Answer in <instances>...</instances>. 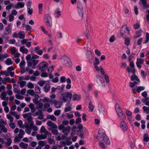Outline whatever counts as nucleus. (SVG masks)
I'll use <instances>...</instances> for the list:
<instances>
[{
  "mask_svg": "<svg viewBox=\"0 0 149 149\" xmlns=\"http://www.w3.org/2000/svg\"><path fill=\"white\" fill-rule=\"evenodd\" d=\"M97 139L99 142V146L102 148H105V145H109L110 144L109 139L104 133V130L102 129H99Z\"/></svg>",
  "mask_w": 149,
  "mask_h": 149,
  "instance_id": "obj_1",
  "label": "nucleus"
},
{
  "mask_svg": "<svg viewBox=\"0 0 149 149\" xmlns=\"http://www.w3.org/2000/svg\"><path fill=\"white\" fill-rule=\"evenodd\" d=\"M63 124L59 125L58 126V129L60 130H61L62 132L64 133L65 134H68L70 132L71 127L69 126L65 127L64 125H67L69 123V122L68 120H65L63 122Z\"/></svg>",
  "mask_w": 149,
  "mask_h": 149,
  "instance_id": "obj_2",
  "label": "nucleus"
},
{
  "mask_svg": "<svg viewBox=\"0 0 149 149\" xmlns=\"http://www.w3.org/2000/svg\"><path fill=\"white\" fill-rule=\"evenodd\" d=\"M44 20L45 24L49 27H51L52 25V18L49 14H46L45 15Z\"/></svg>",
  "mask_w": 149,
  "mask_h": 149,
  "instance_id": "obj_3",
  "label": "nucleus"
},
{
  "mask_svg": "<svg viewBox=\"0 0 149 149\" xmlns=\"http://www.w3.org/2000/svg\"><path fill=\"white\" fill-rule=\"evenodd\" d=\"M115 109L117 114L120 117H122V120H125L126 119V116L122 113V110L121 109L119 105L118 104H116L115 106Z\"/></svg>",
  "mask_w": 149,
  "mask_h": 149,
  "instance_id": "obj_4",
  "label": "nucleus"
},
{
  "mask_svg": "<svg viewBox=\"0 0 149 149\" xmlns=\"http://www.w3.org/2000/svg\"><path fill=\"white\" fill-rule=\"evenodd\" d=\"M77 10L80 17L82 18L83 16L84 8L82 2L78 1L77 5Z\"/></svg>",
  "mask_w": 149,
  "mask_h": 149,
  "instance_id": "obj_5",
  "label": "nucleus"
},
{
  "mask_svg": "<svg viewBox=\"0 0 149 149\" xmlns=\"http://www.w3.org/2000/svg\"><path fill=\"white\" fill-rule=\"evenodd\" d=\"M62 100L64 102H66L69 99L70 100L72 98V93L69 92H66L62 95Z\"/></svg>",
  "mask_w": 149,
  "mask_h": 149,
  "instance_id": "obj_6",
  "label": "nucleus"
},
{
  "mask_svg": "<svg viewBox=\"0 0 149 149\" xmlns=\"http://www.w3.org/2000/svg\"><path fill=\"white\" fill-rule=\"evenodd\" d=\"M25 33L23 31H20L18 33H17L16 32H15L12 34V36L13 38H19L21 39H24L25 38Z\"/></svg>",
  "mask_w": 149,
  "mask_h": 149,
  "instance_id": "obj_7",
  "label": "nucleus"
},
{
  "mask_svg": "<svg viewBox=\"0 0 149 149\" xmlns=\"http://www.w3.org/2000/svg\"><path fill=\"white\" fill-rule=\"evenodd\" d=\"M39 70L42 72L45 71L48 67V64L46 62H42L40 63L39 65Z\"/></svg>",
  "mask_w": 149,
  "mask_h": 149,
  "instance_id": "obj_8",
  "label": "nucleus"
},
{
  "mask_svg": "<svg viewBox=\"0 0 149 149\" xmlns=\"http://www.w3.org/2000/svg\"><path fill=\"white\" fill-rule=\"evenodd\" d=\"M30 62V65H29L28 64L27 66L29 67H32V68L33 69L35 68L36 66L38 64L39 62V61L38 60H35L34 59H32Z\"/></svg>",
  "mask_w": 149,
  "mask_h": 149,
  "instance_id": "obj_9",
  "label": "nucleus"
},
{
  "mask_svg": "<svg viewBox=\"0 0 149 149\" xmlns=\"http://www.w3.org/2000/svg\"><path fill=\"white\" fill-rule=\"evenodd\" d=\"M51 104H54V107L57 109L60 108L62 105V104L61 102L56 101L55 100H52Z\"/></svg>",
  "mask_w": 149,
  "mask_h": 149,
  "instance_id": "obj_10",
  "label": "nucleus"
},
{
  "mask_svg": "<svg viewBox=\"0 0 149 149\" xmlns=\"http://www.w3.org/2000/svg\"><path fill=\"white\" fill-rule=\"evenodd\" d=\"M98 110L99 111L100 113L103 114L104 113V109L103 106V104L101 102H99L98 104Z\"/></svg>",
  "mask_w": 149,
  "mask_h": 149,
  "instance_id": "obj_11",
  "label": "nucleus"
},
{
  "mask_svg": "<svg viewBox=\"0 0 149 149\" xmlns=\"http://www.w3.org/2000/svg\"><path fill=\"white\" fill-rule=\"evenodd\" d=\"M12 27L13 25L11 24H8L7 27L5 29L6 32L4 33V34L7 35L9 34L11 32Z\"/></svg>",
  "mask_w": 149,
  "mask_h": 149,
  "instance_id": "obj_12",
  "label": "nucleus"
},
{
  "mask_svg": "<svg viewBox=\"0 0 149 149\" xmlns=\"http://www.w3.org/2000/svg\"><path fill=\"white\" fill-rule=\"evenodd\" d=\"M144 60L143 59L137 58L136 62V66L139 69L141 68V64H142L144 62Z\"/></svg>",
  "mask_w": 149,
  "mask_h": 149,
  "instance_id": "obj_13",
  "label": "nucleus"
},
{
  "mask_svg": "<svg viewBox=\"0 0 149 149\" xmlns=\"http://www.w3.org/2000/svg\"><path fill=\"white\" fill-rule=\"evenodd\" d=\"M120 127L124 131H126L128 128L127 125L124 121L121 122L120 123Z\"/></svg>",
  "mask_w": 149,
  "mask_h": 149,
  "instance_id": "obj_14",
  "label": "nucleus"
},
{
  "mask_svg": "<svg viewBox=\"0 0 149 149\" xmlns=\"http://www.w3.org/2000/svg\"><path fill=\"white\" fill-rule=\"evenodd\" d=\"M40 133L41 134L44 133V134L51 135L50 133L48 131L46 130L44 126H42L40 130Z\"/></svg>",
  "mask_w": 149,
  "mask_h": 149,
  "instance_id": "obj_15",
  "label": "nucleus"
},
{
  "mask_svg": "<svg viewBox=\"0 0 149 149\" xmlns=\"http://www.w3.org/2000/svg\"><path fill=\"white\" fill-rule=\"evenodd\" d=\"M48 135L45 134H38L36 135V137L38 140L44 139H45Z\"/></svg>",
  "mask_w": 149,
  "mask_h": 149,
  "instance_id": "obj_16",
  "label": "nucleus"
},
{
  "mask_svg": "<svg viewBox=\"0 0 149 149\" xmlns=\"http://www.w3.org/2000/svg\"><path fill=\"white\" fill-rule=\"evenodd\" d=\"M64 59L63 63L64 65L68 66H70L71 65V62L70 59L67 57H65Z\"/></svg>",
  "mask_w": 149,
  "mask_h": 149,
  "instance_id": "obj_17",
  "label": "nucleus"
},
{
  "mask_svg": "<svg viewBox=\"0 0 149 149\" xmlns=\"http://www.w3.org/2000/svg\"><path fill=\"white\" fill-rule=\"evenodd\" d=\"M25 5L24 2H19L15 6L14 8L16 9L22 8L24 7Z\"/></svg>",
  "mask_w": 149,
  "mask_h": 149,
  "instance_id": "obj_18",
  "label": "nucleus"
},
{
  "mask_svg": "<svg viewBox=\"0 0 149 149\" xmlns=\"http://www.w3.org/2000/svg\"><path fill=\"white\" fill-rule=\"evenodd\" d=\"M54 14L56 17L59 18L61 15V11L60 9L59 8L56 9L54 12Z\"/></svg>",
  "mask_w": 149,
  "mask_h": 149,
  "instance_id": "obj_19",
  "label": "nucleus"
},
{
  "mask_svg": "<svg viewBox=\"0 0 149 149\" xmlns=\"http://www.w3.org/2000/svg\"><path fill=\"white\" fill-rule=\"evenodd\" d=\"M31 113H29L23 114V116L24 118H26L28 120H32V117L31 116Z\"/></svg>",
  "mask_w": 149,
  "mask_h": 149,
  "instance_id": "obj_20",
  "label": "nucleus"
},
{
  "mask_svg": "<svg viewBox=\"0 0 149 149\" xmlns=\"http://www.w3.org/2000/svg\"><path fill=\"white\" fill-rule=\"evenodd\" d=\"M47 124L48 126L52 128H55L57 127L56 125L50 120L48 121Z\"/></svg>",
  "mask_w": 149,
  "mask_h": 149,
  "instance_id": "obj_21",
  "label": "nucleus"
},
{
  "mask_svg": "<svg viewBox=\"0 0 149 149\" xmlns=\"http://www.w3.org/2000/svg\"><path fill=\"white\" fill-rule=\"evenodd\" d=\"M70 103H67L65 105L68 107L65 108L64 111L65 112H67L71 111L72 110V106L71 105H70Z\"/></svg>",
  "mask_w": 149,
  "mask_h": 149,
  "instance_id": "obj_22",
  "label": "nucleus"
},
{
  "mask_svg": "<svg viewBox=\"0 0 149 149\" xmlns=\"http://www.w3.org/2000/svg\"><path fill=\"white\" fill-rule=\"evenodd\" d=\"M96 80L98 83L102 84L103 79L99 75L97 74L96 76Z\"/></svg>",
  "mask_w": 149,
  "mask_h": 149,
  "instance_id": "obj_23",
  "label": "nucleus"
},
{
  "mask_svg": "<svg viewBox=\"0 0 149 149\" xmlns=\"http://www.w3.org/2000/svg\"><path fill=\"white\" fill-rule=\"evenodd\" d=\"M19 147L23 149H26L28 147V144L27 143L22 142L19 145Z\"/></svg>",
  "mask_w": 149,
  "mask_h": 149,
  "instance_id": "obj_24",
  "label": "nucleus"
},
{
  "mask_svg": "<svg viewBox=\"0 0 149 149\" xmlns=\"http://www.w3.org/2000/svg\"><path fill=\"white\" fill-rule=\"evenodd\" d=\"M10 113L15 117L16 119H18L19 118L20 115L18 114L16 111H11L10 112Z\"/></svg>",
  "mask_w": 149,
  "mask_h": 149,
  "instance_id": "obj_25",
  "label": "nucleus"
},
{
  "mask_svg": "<svg viewBox=\"0 0 149 149\" xmlns=\"http://www.w3.org/2000/svg\"><path fill=\"white\" fill-rule=\"evenodd\" d=\"M28 123L29 124V125L27 124L25 125V127L28 128L29 127H31L34 125V122L32 120H28Z\"/></svg>",
  "mask_w": 149,
  "mask_h": 149,
  "instance_id": "obj_26",
  "label": "nucleus"
},
{
  "mask_svg": "<svg viewBox=\"0 0 149 149\" xmlns=\"http://www.w3.org/2000/svg\"><path fill=\"white\" fill-rule=\"evenodd\" d=\"M35 93L33 90L29 89L27 91L26 95H30L33 96L35 95Z\"/></svg>",
  "mask_w": 149,
  "mask_h": 149,
  "instance_id": "obj_27",
  "label": "nucleus"
},
{
  "mask_svg": "<svg viewBox=\"0 0 149 149\" xmlns=\"http://www.w3.org/2000/svg\"><path fill=\"white\" fill-rule=\"evenodd\" d=\"M80 99V96L76 94H74L73 95L72 100L74 101H79Z\"/></svg>",
  "mask_w": 149,
  "mask_h": 149,
  "instance_id": "obj_28",
  "label": "nucleus"
},
{
  "mask_svg": "<svg viewBox=\"0 0 149 149\" xmlns=\"http://www.w3.org/2000/svg\"><path fill=\"white\" fill-rule=\"evenodd\" d=\"M47 119H50L53 121H55L56 120V118L54 115H48L47 116Z\"/></svg>",
  "mask_w": 149,
  "mask_h": 149,
  "instance_id": "obj_29",
  "label": "nucleus"
},
{
  "mask_svg": "<svg viewBox=\"0 0 149 149\" xmlns=\"http://www.w3.org/2000/svg\"><path fill=\"white\" fill-rule=\"evenodd\" d=\"M0 130L1 132L4 133H6L7 131V129L5 127V126L3 125H0Z\"/></svg>",
  "mask_w": 149,
  "mask_h": 149,
  "instance_id": "obj_30",
  "label": "nucleus"
},
{
  "mask_svg": "<svg viewBox=\"0 0 149 149\" xmlns=\"http://www.w3.org/2000/svg\"><path fill=\"white\" fill-rule=\"evenodd\" d=\"M20 51L22 52L23 54H27L28 52V49L25 48L24 47L22 46L20 47Z\"/></svg>",
  "mask_w": 149,
  "mask_h": 149,
  "instance_id": "obj_31",
  "label": "nucleus"
},
{
  "mask_svg": "<svg viewBox=\"0 0 149 149\" xmlns=\"http://www.w3.org/2000/svg\"><path fill=\"white\" fill-rule=\"evenodd\" d=\"M31 58V56L30 54L28 55L26 57V59L27 60V64H28L29 65H30L31 64V62L30 61L32 59Z\"/></svg>",
  "mask_w": 149,
  "mask_h": 149,
  "instance_id": "obj_32",
  "label": "nucleus"
},
{
  "mask_svg": "<svg viewBox=\"0 0 149 149\" xmlns=\"http://www.w3.org/2000/svg\"><path fill=\"white\" fill-rule=\"evenodd\" d=\"M5 64L8 65H9L13 64V62L12 61L10 58H8L5 61Z\"/></svg>",
  "mask_w": 149,
  "mask_h": 149,
  "instance_id": "obj_33",
  "label": "nucleus"
},
{
  "mask_svg": "<svg viewBox=\"0 0 149 149\" xmlns=\"http://www.w3.org/2000/svg\"><path fill=\"white\" fill-rule=\"evenodd\" d=\"M143 140L146 142H148L149 141V136L148 134H143Z\"/></svg>",
  "mask_w": 149,
  "mask_h": 149,
  "instance_id": "obj_34",
  "label": "nucleus"
},
{
  "mask_svg": "<svg viewBox=\"0 0 149 149\" xmlns=\"http://www.w3.org/2000/svg\"><path fill=\"white\" fill-rule=\"evenodd\" d=\"M13 87L14 88L13 91L14 92L18 93L19 91V90L18 89L19 86L16 84H14L13 85Z\"/></svg>",
  "mask_w": 149,
  "mask_h": 149,
  "instance_id": "obj_35",
  "label": "nucleus"
},
{
  "mask_svg": "<svg viewBox=\"0 0 149 149\" xmlns=\"http://www.w3.org/2000/svg\"><path fill=\"white\" fill-rule=\"evenodd\" d=\"M140 2L144 7H146L147 8H149V5L147 4V1L146 0H140Z\"/></svg>",
  "mask_w": 149,
  "mask_h": 149,
  "instance_id": "obj_36",
  "label": "nucleus"
},
{
  "mask_svg": "<svg viewBox=\"0 0 149 149\" xmlns=\"http://www.w3.org/2000/svg\"><path fill=\"white\" fill-rule=\"evenodd\" d=\"M50 86L49 84H47L45 86L44 89L45 92H48L50 90Z\"/></svg>",
  "mask_w": 149,
  "mask_h": 149,
  "instance_id": "obj_37",
  "label": "nucleus"
},
{
  "mask_svg": "<svg viewBox=\"0 0 149 149\" xmlns=\"http://www.w3.org/2000/svg\"><path fill=\"white\" fill-rule=\"evenodd\" d=\"M34 98L33 100V102L36 104H38V99L39 98V96L37 95H34Z\"/></svg>",
  "mask_w": 149,
  "mask_h": 149,
  "instance_id": "obj_38",
  "label": "nucleus"
},
{
  "mask_svg": "<svg viewBox=\"0 0 149 149\" xmlns=\"http://www.w3.org/2000/svg\"><path fill=\"white\" fill-rule=\"evenodd\" d=\"M24 134V132L23 130H20L19 131V133L18 135L19 138L20 139L22 138Z\"/></svg>",
  "mask_w": 149,
  "mask_h": 149,
  "instance_id": "obj_39",
  "label": "nucleus"
},
{
  "mask_svg": "<svg viewBox=\"0 0 149 149\" xmlns=\"http://www.w3.org/2000/svg\"><path fill=\"white\" fill-rule=\"evenodd\" d=\"M88 108L90 111L92 112L93 111L94 109V107L91 101L89 102V103Z\"/></svg>",
  "mask_w": 149,
  "mask_h": 149,
  "instance_id": "obj_40",
  "label": "nucleus"
},
{
  "mask_svg": "<svg viewBox=\"0 0 149 149\" xmlns=\"http://www.w3.org/2000/svg\"><path fill=\"white\" fill-rule=\"evenodd\" d=\"M7 140V142L6 143V146H8L10 145L12 143V140L11 139V137H9L8 138H6Z\"/></svg>",
  "mask_w": 149,
  "mask_h": 149,
  "instance_id": "obj_41",
  "label": "nucleus"
},
{
  "mask_svg": "<svg viewBox=\"0 0 149 149\" xmlns=\"http://www.w3.org/2000/svg\"><path fill=\"white\" fill-rule=\"evenodd\" d=\"M131 79L132 81L135 80L139 83L140 80L138 77L136 75H133L131 77Z\"/></svg>",
  "mask_w": 149,
  "mask_h": 149,
  "instance_id": "obj_42",
  "label": "nucleus"
},
{
  "mask_svg": "<svg viewBox=\"0 0 149 149\" xmlns=\"http://www.w3.org/2000/svg\"><path fill=\"white\" fill-rule=\"evenodd\" d=\"M52 100H51L48 97H45L42 99V102H43L47 103L50 102L51 104Z\"/></svg>",
  "mask_w": 149,
  "mask_h": 149,
  "instance_id": "obj_43",
  "label": "nucleus"
},
{
  "mask_svg": "<svg viewBox=\"0 0 149 149\" xmlns=\"http://www.w3.org/2000/svg\"><path fill=\"white\" fill-rule=\"evenodd\" d=\"M37 106L36 107V109H38L39 110H41L43 107V104L42 103H39L38 102V104H36Z\"/></svg>",
  "mask_w": 149,
  "mask_h": 149,
  "instance_id": "obj_44",
  "label": "nucleus"
},
{
  "mask_svg": "<svg viewBox=\"0 0 149 149\" xmlns=\"http://www.w3.org/2000/svg\"><path fill=\"white\" fill-rule=\"evenodd\" d=\"M126 70L129 73H132L133 74H135L136 71L134 68H130L129 67H127V68Z\"/></svg>",
  "mask_w": 149,
  "mask_h": 149,
  "instance_id": "obj_45",
  "label": "nucleus"
},
{
  "mask_svg": "<svg viewBox=\"0 0 149 149\" xmlns=\"http://www.w3.org/2000/svg\"><path fill=\"white\" fill-rule=\"evenodd\" d=\"M17 83L19 84L20 87L22 88L24 86L26 83V82L24 81H17Z\"/></svg>",
  "mask_w": 149,
  "mask_h": 149,
  "instance_id": "obj_46",
  "label": "nucleus"
},
{
  "mask_svg": "<svg viewBox=\"0 0 149 149\" xmlns=\"http://www.w3.org/2000/svg\"><path fill=\"white\" fill-rule=\"evenodd\" d=\"M11 115L10 112L9 114L6 115V117L8 119L10 120V122H12L14 118Z\"/></svg>",
  "mask_w": 149,
  "mask_h": 149,
  "instance_id": "obj_47",
  "label": "nucleus"
},
{
  "mask_svg": "<svg viewBox=\"0 0 149 149\" xmlns=\"http://www.w3.org/2000/svg\"><path fill=\"white\" fill-rule=\"evenodd\" d=\"M93 95L96 99H98L99 97V92L97 91H95L93 92Z\"/></svg>",
  "mask_w": 149,
  "mask_h": 149,
  "instance_id": "obj_48",
  "label": "nucleus"
},
{
  "mask_svg": "<svg viewBox=\"0 0 149 149\" xmlns=\"http://www.w3.org/2000/svg\"><path fill=\"white\" fill-rule=\"evenodd\" d=\"M29 106L30 108L31 109V112H33L35 110V108L34 107V104L31 103L29 105Z\"/></svg>",
  "mask_w": 149,
  "mask_h": 149,
  "instance_id": "obj_49",
  "label": "nucleus"
},
{
  "mask_svg": "<svg viewBox=\"0 0 149 149\" xmlns=\"http://www.w3.org/2000/svg\"><path fill=\"white\" fill-rule=\"evenodd\" d=\"M100 61L98 58L97 57L95 58V62L93 64L94 65H98L100 64Z\"/></svg>",
  "mask_w": 149,
  "mask_h": 149,
  "instance_id": "obj_50",
  "label": "nucleus"
},
{
  "mask_svg": "<svg viewBox=\"0 0 149 149\" xmlns=\"http://www.w3.org/2000/svg\"><path fill=\"white\" fill-rule=\"evenodd\" d=\"M145 88L144 86H139L136 89L137 91L139 93L141 91H143L144 90Z\"/></svg>",
  "mask_w": 149,
  "mask_h": 149,
  "instance_id": "obj_51",
  "label": "nucleus"
},
{
  "mask_svg": "<svg viewBox=\"0 0 149 149\" xmlns=\"http://www.w3.org/2000/svg\"><path fill=\"white\" fill-rule=\"evenodd\" d=\"M3 75L6 76H8L9 75V74L6 71H2L0 72V76L1 75Z\"/></svg>",
  "mask_w": 149,
  "mask_h": 149,
  "instance_id": "obj_52",
  "label": "nucleus"
},
{
  "mask_svg": "<svg viewBox=\"0 0 149 149\" xmlns=\"http://www.w3.org/2000/svg\"><path fill=\"white\" fill-rule=\"evenodd\" d=\"M25 65V63L24 60L22 61L19 64V67L20 68H24Z\"/></svg>",
  "mask_w": 149,
  "mask_h": 149,
  "instance_id": "obj_53",
  "label": "nucleus"
},
{
  "mask_svg": "<svg viewBox=\"0 0 149 149\" xmlns=\"http://www.w3.org/2000/svg\"><path fill=\"white\" fill-rule=\"evenodd\" d=\"M149 41V34L148 33H146V39L144 43L145 44L148 43Z\"/></svg>",
  "mask_w": 149,
  "mask_h": 149,
  "instance_id": "obj_54",
  "label": "nucleus"
},
{
  "mask_svg": "<svg viewBox=\"0 0 149 149\" xmlns=\"http://www.w3.org/2000/svg\"><path fill=\"white\" fill-rule=\"evenodd\" d=\"M27 86L29 88H33L34 86L33 83L31 82H29L27 84Z\"/></svg>",
  "mask_w": 149,
  "mask_h": 149,
  "instance_id": "obj_55",
  "label": "nucleus"
},
{
  "mask_svg": "<svg viewBox=\"0 0 149 149\" xmlns=\"http://www.w3.org/2000/svg\"><path fill=\"white\" fill-rule=\"evenodd\" d=\"M15 97L16 98L20 100H22L24 99V97L18 94L15 95Z\"/></svg>",
  "mask_w": 149,
  "mask_h": 149,
  "instance_id": "obj_56",
  "label": "nucleus"
},
{
  "mask_svg": "<svg viewBox=\"0 0 149 149\" xmlns=\"http://www.w3.org/2000/svg\"><path fill=\"white\" fill-rule=\"evenodd\" d=\"M143 109L144 112H146V113H149V107L146 106H143Z\"/></svg>",
  "mask_w": 149,
  "mask_h": 149,
  "instance_id": "obj_57",
  "label": "nucleus"
},
{
  "mask_svg": "<svg viewBox=\"0 0 149 149\" xmlns=\"http://www.w3.org/2000/svg\"><path fill=\"white\" fill-rule=\"evenodd\" d=\"M46 81H39L38 84L40 86L42 87L44 84L46 83Z\"/></svg>",
  "mask_w": 149,
  "mask_h": 149,
  "instance_id": "obj_58",
  "label": "nucleus"
},
{
  "mask_svg": "<svg viewBox=\"0 0 149 149\" xmlns=\"http://www.w3.org/2000/svg\"><path fill=\"white\" fill-rule=\"evenodd\" d=\"M45 144V143L44 141H41L38 142V145L41 146V147L44 146Z\"/></svg>",
  "mask_w": 149,
  "mask_h": 149,
  "instance_id": "obj_59",
  "label": "nucleus"
},
{
  "mask_svg": "<svg viewBox=\"0 0 149 149\" xmlns=\"http://www.w3.org/2000/svg\"><path fill=\"white\" fill-rule=\"evenodd\" d=\"M35 90L36 92L38 93H41L40 89L38 86H35Z\"/></svg>",
  "mask_w": 149,
  "mask_h": 149,
  "instance_id": "obj_60",
  "label": "nucleus"
},
{
  "mask_svg": "<svg viewBox=\"0 0 149 149\" xmlns=\"http://www.w3.org/2000/svg\"><path fill=\"white\" fill-rule=\"evenodd\" d=\"M14 6V4L13 3H10L8 6H6V9L9 10L12 7Z\"/></svg>",
  "mask_w": 149,
  "mask_h": 149,
  "instance_id": "obj_61",
  "label": "nucleus"
},
{
  "mask_svg": "<svg viewBox=\"0 0 149 149\" xmlns=\"http://www.w3.org/2000/svg\"><path fill=\"white\" fill-rule=\"evenodd\" d=\"M65 115V116L69 119L73 118L74 116L73 115V114H70L69 113H66Z\"/></svg>",
  "mask_w": 149,
  "mask_h": 149,
  "instance_id": "obj_62",
  "label": "nucleus"
},
{
  "mask_svg": "<svg viewBox=\"0 0 149 149\" xmlns=\"http://www.w3.org/2000/svg\"><path fill=\"white\" fill-rule=\"evenodd\" d=\"M27 9L28 13L30 15H31L33 12V9L31 8H27Z\"/></svg>",
  "mask_w": 149,
  "mask_h": 149,
  "instance_id": "obj_63",
  "label": "nucleus"
},
{
  "mask_svg": "<svg viewBox=\"0 0 149 149\" xmlns=\"http://www.w3.org/2000/svg\"><path fill=\"white\" fill-rule=\"evenodd\" d=\"M48 76V74L47 72H43L41 74V76L43 77H46Z\"/></svg>",
  "mask_w": 149,
  "mask_h": 149,
  "instance_id": "obj_64",
  "label": "nucleus"
}]
</instances>
